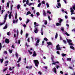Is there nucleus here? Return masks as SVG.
I'll return each mask as SVG.
<instances>
[{
	"instance_id": "nucleus-1",
	"label": "nucleus",
	"mask_w": 75,
	"mask_h": 75,
	"mask_svg": "<svg viewBox=\"0 0 75 75\" xmlns=\"http://www.w3.org/2000/svg\"><path fill=\"white\" fill-rule=\"evenodd\" d=\"M34 62L36 67H38L39 65V62L37 60H34Z\"/></svg>"
},
{
	"instance_id": "nucleus-2",
	"label": "nucleus",
	"mask_w": 75,
	"mask_h": 75,
	"mask_svg": "<svg viewBox=\"0 0 75 75\" xmlns=\"http://www.w3.org/2000/svg\"><path fill=\"white\" fill-rule=\"evenodd\" d=\"M51 59L53 62L52 63V64H54V65H55L56 64H59V62H54V61L53 60V58L52 57L51 58Z\"/></svg>"
},
{
	"instance_id": "nucleus-3",
	"label": "nucleus",
	"mask_w": 75,
	"mask_h": 75,
	"mask_svg": "<svg viewBox=\"0 0 75 75\" xmlns=\"http://www.w3.org/2000/svg\"><path fill=\"white\" fill-rule=\"evenodd\" d=\"M56 50H61V49L59 47V45L58 44L56 46Z\"/></svg>"
},
{
	"instance_id": "nucleus-4",
	"label": "nucleus",
	"mask_w": 75,
	"mask_h": 75,
	"mask_svg": "<svg viewBox=\"0 0 75 75\" xmlns=\"http://www.w3.org/2000/svg\"><path fill=\"white\" fill-rule=\"evenodd\" d=\"M5 42L6 44H9V42H10V40H9V39L6 38L5 39Z\"/></svg>"
},
{
	"instance_id": "nucleus-5",
	"label": "nucleus",
	"mask_w": 75,
	"mask_h": 75,
	"mask_svg": "<svg viewBox=\"0 0 75 75\" xmlns=\"http://www.w3.org/2000/svg\"><path fill=\"white\" fill-rule=\"evenodd\" d=\"M35 28L34 32L35 33H38V27H36Z\"/></svg>"
},
{
	"instance_id": "nucleus-6",
	"label": "nucleus",
	"mask_w": 75,
	"mask_h": 75,
	"mask_svg": "<svg viewBox=\"0 0 75 75\" xmlns=\"http://www.w3.org/2000/svg\"><path fill=\"white\" fill-rule=\"evenodd\" d=\"M34 24L35 25V28L38 27V26H39V24H38V23H37L36 22H34Z\"/></svg>"
},
{
	"instance_id": "nucleus-7",
	"label": "nucleus",
	"mask_w": 75,
	"mask_h": 75,
	"mask_svg": "<svg viewBox=\"0 0 75 75\" xmlns=\"http://www.w3.org/2000/svg\"><path fill=\"white\" fill-rule=\"evenodd\" d=\"M59 20V22L60 24H61V22L63 21V20L61 18H59L58 19Z\"/></svg>"
},
{
	"instance_id": "nucleus-8",
	"label": "nucleus",
	"mask_w": 75,
	"mask_h": 75,
	"mask_svg": "<svg viewBox=\"0 0 75 75\" xmlns=\"http://www.w3.org/2000/svg\"><path fill=\"white\" fill-rule=\"evenodd\" d=\"M36 55H37V53H36V52H35V51H34L33 52V57H35Z\"/></svg>"
},
{
	"instance_id": "nucleus-9",
	"label": "nucleus",
	"mask_w": 75,
	"mask_h": 75,
	"mask_svg": "<svg viewBox=\"0 0 75 75\" xmlns=\"http://www.w3.org/2000/svg\"><path fill=\"white\" fill-rule=\"evenodd\" d=\"M47 44H48L49 45H52V44L51 43V42H47Z\"/></svg>"
},
{
	"instance_id": "nucleus-10",
	"label": "nucleus",
	"mask_w": 75,
	"mask_h": 75,
	"mask_svg": "<svg viewBox=\"0 0 75 75\" xmlns=\"http://www.w3.org/2000/svg\"><path fill=\"white\" fill-rule=\"evenodd\" d=\"M43 15L44 17H45L46 16V12H45V11H44L43 12Z\"/></svg>"
},
{
	"instance_id": "nucleus-11",
	"label": "nucleus",
	"mask_w": 75,
	"mask_h": 75,
	"mask_svg": "<svg viewBox=\"0 0 75 75\" xmlns=\"http://www.w3.org/2000/svg\"><path fill=\"white\" fill-rule=\"evenodd\" d=\"M56 25L57 26H59V25H61V24H60V23H56Z\"/></svg>"
},
{
	"instance_id": "nucleus-12",
	"label": "nucleus",
	"mask_w": 75,
	"mask_h": 75,
	"mask_svg": "<svg viewBox=\"0 0 75 75\" xmlns=\"http://www.w3.org/2000/svg\"><path fill=\"white\" fill-rule=\"evenodd\" d=\"M15 22H16V23H17L18 22V19H17L16 21L15 20H13V24H15Z\"/></svg>"
},
{
	"instance_id": "nucleus-13",
	"label": "nucleus",
	"mask_w": 75,
	"mask_h": 75,
	"mask_svg": "<svg viewBox=\"0 0 75 75\" xmlns=\"http://www.w3.org/2000/svg\"><path fill=\"white\" fill-rule=\"evenodd\" d=\"M7 24H6L5 27H4V29H6V28H7Z\"/></svg>"
},
{
	"instance_id": "nucleus-14",
	"label": "nucleus",
	"mask_w": 75,
	"mask_h": 75,
	"mask_svg": "<svg viewBox=\"0 0 75 75\" xmlns=\"http://www.w3.org/2000/svg\"><path fill=\"white\" fill-rule=\"evenodd\" d=\"M21 58L19 57V59H18V61H17V62L18 63L19 62H20V61H21Z\"/></svg>"
},
{
	"instance_id": "nucleus-15",
	"label": "nucleus",
	"mask_w": 75,
	"mask_h": 75,
	"mask_svg": "<svg viewBox=\"0 0 75 75\" xmlns=\"http://www.w3.org/2000/svg\"><path fill=\"white\" fill-rule=\"evenodd\" d=\"M7 7H9V4H10V1H8V2L7 3Z\"/></svg>"
},
{
	"instance_id": "nucleus-16",
	"label": "nucleus",
	"mask_w": 75,
	"mask_h": 75,
	"mask_svg": "<svg viewBox=\"0 0 75 75\" xmlns=\"http://www.w3.org/2000/svg\"><path fill=\"white\" fill-rule=\"evenodd\" d=\"M70 48H71V49H72V50H75V48H74V47H73V46H70Z\"/></svg>"
},
{
	"instance_id": "nucleus-17",
	"label": "nucleus",
	"mask_w": 75,
	"mask_h": 75,
	"mask_svg": "<svg viewBox=\"0 0 75 75\" xmlns=\"http://www.w3.org/2000/svg\"><path fill=\"white\" fill-rule=\"evenodd\" d=\"M31 14V12H30V11H28L27 13V14L26 15V16H28V14Z\"/></svg>"
},
{
	"instance_id": "nucleus-18",
	"label": "nucleus",
	"mask_w": 75,
	"mask_h": 75,
	"mask_svg": "<svg viewBox=\"0 0 75 75\" xmlns=\"http://www.w3.org/2000/svg\"><path fill=\"white\" fill-rule=\"evenodd\" d=\"M3 61H4V59H0V61H1V63H3Z\"/></svg>"
},
{
	"instance_id": "nucleus-19",
	"label": "nucleus",
	"mask_w": 75,
	"mask_h": 75,
	"mask_svg": "<svg viewBox=\"0 0 75 75\" xmlns=\"http://www.w3.org/2000/svg\"><path fill=\"white\" fill-rule=\"evenodd\" d=\"M33 5V6H34V3H30L28 5L29 6H31V5Z\"/></svg>"
},
{
	"instance_id": "nucleus-20",
	"label": "nucleus",
	"mask_w": 75,
	"mask_h": 75,
	"mask_svg": "<svg viewBox=\"0 0 75 75\" xmlns=\"http://www.w3.org/2000/svg\"><path fill=\"white\" fill-rule=\"evenodd\" d=\"M26 3L27 5L29 4H28V3H29V1L28 0H27Z\"/></svg>"
},
{
	"instance_id": "nucleus-21",
	"label": "nucleus",
	"mask_w": 75,
	"mask_h": 75,
	"mask_svg": "<svg viewBox=\"0 0 75 75\" xmlns=\"http://www.w3.org/2000/svg\"><path fill=\"white\" fill-rule=\"evenodd\" d=\"M72 59L71 58H68L67 59V61H71Z\"/></svg>"
},
{
	"instance_id": "nucleus-22",
	"label": "nucleus",
	"mask_w": 75,
	"mask_h": 75,
	"mask_svg": "<svg viewBox=\"0 0 75 75\" xmlns=\"http://www.w3.org/2000/svg\"><path fill=\"white\" fill-rule=\"evenodd\" d=\"M67 42H68V43H69L70 42H72V40H67Z\"/></svg>"
},
{
	"instance_id": "nucleus-23",
	"label": "nucleus",
	"mask_w": 75,
	"mask_h": 75,
	"mask_svg": "<svg viewBox=\"0 0 75 75\" xmlns=\"http://www.w3.org/2000/svg\"><path fill=\"white\" fill-rule=\"evenodd\" d=\"M65 34H66V35H67V36H69L70 35L69 34L67 33V32H65Z\"/></svg>"
},
{
	"instance_id": "nucleus-24",
	"label": "nucleus",
	"mask_w": 75,
	"mask_h": 75,
	"mask_svg": "<svg viewBox=\"0 0 75 75\" xmlns=\"http://www.w3.org/2000/svg\"><path fill=\"white\" fill-rule=\"evenodd\" d=\"M57 4L59 7H61V3H60L58 2L57 3Z\"/></svg>"
},
{
	"instance_id": "nucleus-25",
	"label": "nucleus",
	"mask_w": 75,
	"mask_h": 75,
	"mask_svg": "<svg viewBox=\"0 0 75 75\" xmlns=\"http://www.w3.org/2000/svg\"><path fill=\"white\" fill-rule=\"evenodd\" d=\"M41 3H40L38 5V7H40L41 6Z\"/></svg>"
},
{
	"instance_id": "nucleus-26",
	"label": "nucleus",
	"mask_w": 75,
	"mask_h": 75,
	"mask_svg": "<svg viewBox=\"0 0 75 75\" xmlns=\"http://www.w3.org/2000/svg\"><path fill=\"white\" fill-rule=\"evenodd\" d=\"M15 19H17V13H16L15 14Z\"/></svg>"
},
{
	"instance_id": "nucleus-27",
	"label": "nucleus",
	"mask_w": 75,
	"mask_h": 75,
	"mask_svg": "<svg viewBox=\"0 0 75 75\" xmlns=\"http://www.w3.org/2000/svg\"><path fill=\"white\" fill-rule=\"evenodd\" d=\"M57 37H58V33H56L55 36V38H57Z\"/></svg>"
},
{
	"instance_id": "nucleus-28",
	"label": "nucleus",
	"mask_w": 75,
	"mask_h": 75,
	"mask_svg": "<svg viewBox=\"0 0 75 75\" xmlns=\"http://www.w3.org/2000/svg\"><path fill=\"white\" fill-rule=\"evenodd\" d=\"M62 57H65V56H66V54L62 53Z\"/></svg>"
},
{
	"instance_id": "nucleus-29",
	"label": "nucleus",
	"mask_w": 75,
	"mask_h": 75,
	"mask_svg": "<svg viewBox=\"0 0 75 75\" xmlns=\"http://www.w3.org/2000/svg\"><path fill=\"white\" fill-rule=\"evenodd\" d=\"M28 22H30V20L28 19L26 22V24H28Z\"/></svg>"
},
{
	"instance_id": "nucleus-30",
	"label": "nucleus",
	"mask_w": 75,
	"mask_h": 75,
	"mask_svg": "<svg viewBox=\"0 0 75 75\" xmlns=\"http://www.w3.org/2000/svg\"><path fill=\"white\" fill-rule=\"evenodd\" d=\"M15 55L16 56V57L18 58V54L17 52H16L15 54Z\"/></svg>"
},
{
	"instance_id": "nucleus-31",
	"label": "nucleus",
	"mask_w": 75,
	"mask_h": 75,
	"mask_svg": "<svg viewBox=\"0 0 75 75\" xmlns=\"http://www.w3.org/2000/svg\"><path fill=\"white\" fill-rule=\"evenodd\" d=\"M44 40H45L46 41H48V39H47V38H45L44 39Z\"/></svg>"
},
{
	"instance_id": "nucleus-32",
	"label": "nucleus",
	"mask_w": 75,
	"mask_h": 75,
	"mask_svg": "<svg viewBox=\"0 0 75 75\" xmlns=\"http://www.w3.org/2000/svg\"><path fill=\"white\" fill-rule=\"evenodd\" d=\"M60 73L62 75H63V74H64V72H63L62 71H60Z\"/></svg>"
},
{
	"instance_id": "nucleus-33",
	"label": "nucleus",
	"mask_w": 75,
	"mask_h": 75,
	"mask_svg": "<svg viewBox=\"0 0 75 75\" xmlns=\"http://www.w3.org/2000/svg\"><path fill=\"white\" fill-rule=\"evenodd\" d=\"M17 9H19L20 8V6L19 5H18L17 6Z\"/></svg>"
},
{
	"instance_id": "nucleus-34",
	"label": "nucleus",
	"mask_w": 75,
	"mask_h": 75,
	"mask_svg": "<svg viewBox=\"0 0 75 75\" xmlns=\"http://www.w3.org/2000/svg\"><path fill=\"white\" fill-rule=\"evenodd\" d=\"M7 68H5V69H4L3 70V72H5V71H7Z\"/></svg>"
},
{
	"instance_id": "nucleus-35",
	"label": "nucleus",
	"mask_w": 75,
	"mask_h": 75,
	"mask_svg": "<svg viewBox=\"0 0 75 75\" xmlns=\"http://www.w3.org/2000/svg\"><path fill=\"white\" fill-rule=\"evenodd\" d=\"M45 25H47V20L45 21Z\"/></svg>"
},
{
	"instance_id": "nucleus-36",
	"label": "nucleus",
	"mask_w": 75,
	"mask_h": 75,
	"mask_svg": "<svg viewBox=\"0 0 75 75\" xmlns=\"http://www.w3.org/2000/svg\"><path fill=\"white\" fill-rule=\"evenodd\" d=\"M69 44L70 45H73V44L71 42L69 43Z\"/></svg>"
},
{
	"instance_id": "nucleus-37",
	"label": "nucleus",
	"mask_w": 75,
	"mask_h": 75,
	"mask_svg": "<svg viewBox=\"0 0 75 75\" xmlns=\"http://www.w3.org/2000/svg\"><path fill=\"white\" fill-rule=\"evenodd\" d=\"M9 52H10V53H12V52H13V50H9Z\"/></svg>"
},
{
	"instance_id": "nucleus-38",
	"label": "nucleus",
	"mask_w": 75,
	"mask_h": 75,
	"mask_svg": "<svg viewBox=\"0 0 75 75\" xmlns=\"http://www.w3.org/2000/svg\"><path fill=\"white\" fill-rule=\"evenodd\" d=\"M42 4H45V1H43L42 2Z\"/></svg>"
},
{
	"instance_id": "nucleus-39",
	"label": "nucleus",
	"mask_w": 75,
	"mask_h": 75,
	"mask_svg": "<svg viewBox=\"0 0 75 75\" xmlns=\"http://www.w3.org/2000/svg\"><path fill=\"white\" fill-rule=\"evenodd\" d=\"M11 15H9V19H11Z\"/></svg>"
},
{
	"instance_id": "nucleus-40",
	"label": "nucleus",
	"mask_w": 75,
	"mask_h": 75,
	"mask_svg": "<svg viewBox=\"0 0 75 75\" xmlns=\"http://www.w3.org/2000/svg\"><path fill=\"white\" fill-rule=\"evenodd\" d=\"M28 51L29 54H30V55H31L32 54V52H31L30 50H28Z\"/></svg>"
},
{
	"instance_id": "nucleus-41",
	"label": "nucleus",
	"mask_w": 75,
	"mask_h": 75,
	"mask_svg": "<svg viewBox=\"0 0 75 75\" xmlns=\"http://www.w3.org/2000/svg\"><path fill=\"white\" fill-rule=\"evenodd\" d=\"M36 14L38 16L40 15V13H39V12H37L36 13Z\"/></svg>"
},
{
	"instance_id": "nucleus-42",
	"label": "nucleus",
	"mask_w": 75,
	"mask_h": 75,
	"mask_svg": "<svg viewBox=\"0 0 75 75\" xmlns=\"http://www.w3.org/2000/svg\"><path fill=\"white\" fill-rule=\"evenodd\" d=\"M44 42H45V41H43L42 42V45H44Z\"/></svg>"
},
{
	"instance_id": "nucleus-43",
	"label": "nucleus",
	"mask_w": 75,
	"mask_h": 75,
	"mask_svg": "<svg viewBox=\"0 0 75 75\" xmlns=\"http://www.w3.org/2000/svg\"><path fill=\"white\" fill-rule=\"evenodd\" d=\"M25 36L26 38H27V37H28V33H26V34Z\"/></svg>"
},
{
	"instance_id": "nucleus-44",
	"label": "nucleus",
	"mask_w": 75,
	"mask_h": 75,
	"mask_svg": "<svg viewBox=\"0 0 75 75\" xmlns=\"http://www.w3.org/2000/svg\"><path fill=\"white\" fill-rule=\"evenodd\" d=\"M71 13H74V10L73 9L72 10H71Z\"/></svg>"
},
{
	"instance_id": "nucleus-45",
	"label": "nucleus",
	"mask_w": 75,
	"mask_h": 75,
	"mask_svg": "<svg viewBox=\"0 0 75 75\" xmlns=\"http://www.w3.org/2000/svg\"><path fill=\"white\" fill-rule=\"evenodd\" d=\"M48 18L49 19V20H51V18H50V16H48Z\"/></svg>"
},
{
	"instance_id": "nucleus-46",
	"label": "nucleus",
	"mask_w": 75,
	"mask_h": 75,
	"mask_svg": "<svg viewBox=\"0 0 75 75\" xmlns=\"http://www.w3.org/2000/svg\"><path fill=\"white\" fill-rule=\"evenodd\" d=\"M71 19H72V20H75V18L74 17H71Z\"/></svg>"
},
{
	"instance_id": "nucleus-47",
	"label": "nucleus",
	"mask_w": 75,
	"mask_h": 75,
	"mask_svg": "<svg viewBox=\"0 0 75 75\" xmlns=\"http://www.w3.org/2000/svg\"><path fill=\"white\" fill-rule=\"evenodd\" d=\"M47 13H49V14H51V12L49 11H47Z\"/></svg>"
},
{
	"instance_id": "nucleus-48",
	"label": "nucleus",
	"mask_w": 75,
	"mask_h": 75,
	"mask_svg": "<svg viewBox=\"0 0 75 75\" xmlns=\"http://www.w3.org/2000/svg\"><path fill=\"white\" fill-rule=\"evenodd\" d=\"M4 54H7V52L6 51H4Z\"/></svg>"
},
{
	"instance_id": "nucleus-49",
	"label": "nucleus",
	"mask_w": 75,
	"mask_h": 75,
	"mask_svg": "<svg viewBox=\"0 0 75 75\" xmlns=\"http://www.w3.org/2000/svg\"><path fill=\"white\" fill-rule=\"evenodd\" d=\"M23 34V30H21V35H22V34Z\"/></svg>"
},
{
	"instance_id": "nucleus-50",
	"label": "nucleus",
	"mask_w": 75,
	"mask_h": 75,
	"mask_svg": "<svg viewBox=\"0 0 75 75\" xmlns=\"http://www.w3.org/2000/svg\"><path fill=\"white\" fill-rule=\"evenodd\" d=\"M46 5L47 8L49 7V4H46Z\"/></svg>"
},
{
	"instance_id": "nucleus-51",
	"label": "nucleus",
	"mask_w": 75,
	"mask_h": 75,
	"mask_svg": "<svg viewBox=\"0 0 75 75\" xmlns=\"http://www.w3.org/2000/svg\"><path fill=\"white\" fill-rule=\"evenodd\" d=\"M39 45V44L38 43H36L35 44V46H37V45Z\"/></svg>"
},
{
	"instance_id": "nucleus-52",
	"label": "nucleus",
	"mask_w": 75,
	"mask_h": 75,
	"mask_svg": "<svg viewBox=\"0 0 75 75\" xmlns=\"http://www.w3.org/2000/svg\"><path fill=\"white\" fill-rule=\"evenodd\" d=\"M39 42H40V40H38L36 42L37 43H39Z\"/></svg>"
},
{
	"instance_id": "nucleus-53",
	"label": "nucleus",
	"mask_w": 75,
	"mask_h": 75,
	"mask_svg": "<svg viewBox=\"0 0 75 75\" xmlns=\"http://www.w3.org/2000/svg\"><path fill=\"white\" fill-rule=\"evenodd\" d=\"M23 27H26V26H27V25L25 24H24L23 25Z\"/></svg>"
},
{
	"instance_id": "nucleus-54",
	"label": "nucleus",
	"mask_w": 75,
	"mask_h": 75,
	"mask_svg": "<svg viewBox=\"0 0 75 75\" xmlns=\"http://www.w3.org/2000/svg\"><path fill=\"white\" fill-rule=\"evenodd\" d=\"M7 34L8 35H10V32H8L7 33Z\"/></svg>"
},
{
	"instance_id": "nucleus-55",
	"label": "nucleus",
	"mask_w": 75,
	"mask_h": 75,
	"mask_svg": "<svg viewBox=\"0 0 75 75\" xmlns=\"http://www.w3.org/2000/svg\"><path fill=\"white\" fill-rule=\"evenodd\" d=\"M31 17H34V15L33 14H32L30 15Z\"/></svg>"
},
{
	"instance_id": "nucleus-56",
	"label": "nucleus",
	"mask_w": 75,
	"mask_h": 75,
	"mask_svg": "<svg viewBox=\"0 0 75 75\" xmlns=\"http://www.w3.org/2000/svg\"><path fill=\"white\" fill-rule=\"evenodd\" d=\"M19 19L20 21H21V20H22V18H21V17H19Z\"/></svg>"
},
{
	"instance_id": "nucleus-57",
	"label": "nucleus",
	"mask_w": 75,
	"mask_h": 75,
	"mask_svg": "<svg viewBox=\"0 0 75 75\" xmlns=\"http://www.w3.org/2000/svg\"><path fill=\"white\" fill-rule=\"evenodd\" d=\"M28 42H30V38H28Z\"/></svg>"
},
{
	"instance_id": "nucleus-58",
	"label": "nucleus",
	"mask_w": 75,
	"mask_h": 75,
	"mask_svg": "<svg viewBox=\"0 0 75 75\" xmlns=\"http://www.w3.org/2000/svg\"><path fill=\"white\" fill-rule=\"evenodd\" d=\"M3 24H4V23H0V25H2Z\"/></svg>"
},
{
	"instance_id": "nucleus-59",
	"label": "nucleus",
	"mask_w": 75,
	"mask_h": 75,
	"mask_svg": "<svg viewBox=\"0 0 75 75\" xmlns=\"http://www.w3.org/2000/svg\"><path fill=\"white\" fill-rule=\"evenodd\" d=\"M29 69H31L32 68V66H30L29 67Z\"/></svg>"
},
{
	"instance_id": "nucleus-60",
	"label": "nucleus",
	"mask_w": 75,
	"mask_h": 75,
	"mask_svg": "<svg viewBox=\"0 0 75 75\" xmlns=\"http://www.w3.org/2000/svg\"><path fill=\"white\" fill-rule=\"evenodd\" d=\"M57 53L58 54H59V51H57Z\"/></svg>"
},
{
	"instance_id": "nucleus-61",
	"label": "nucleus",
	"mask_w": 75,
	"mask_h": 75,
	"mask_svg": "<svg viewBox=\"0 0 75 75\" xmlns=\"http://www.w3.org/2000/svg\"><path fill=\"white\" fill-rule=\"evenodd\" d=\"M54 73L55 74H57V70H54Z\"/></svg>"
},
{
	"instance_id": "nucleus-62",
	"label": "nucleus",
	"mask_w": 75,
	"mask_h": 75,
	"mask_svg": "<svg viewBox=\"0 0 75 75\" xmlns=\"http://www.w3.org/2000/svg\"><path fill=\"white\" fill-rule=\"evenodd\" d=\"M56 68L57 69H58V68H59V66L57 65V66Z\"/></svg>"
},
{
	"instance_id": "nucleus-63",
	"label": "nucleus",
	"mask_w": 75,
	"mask_h": 75,
	"mask_svg": "<svg viewBox=\"0 0 75 75\" xmlns=\"http://www.w3.org/2000/svg\"><path fill=\"white\" fill-rule=\"evenodd\" d=\"M26 1V0H23V3H25V2Z\"/></svg>"
},
{
	"instance_id": "nucleus-64",
	"label": "nucleus",
	"mask_w": 75,
	"mask_h": 75,
	"mask_svg": "<svg viewBox=\"0 0 75 75\" xmlns=\"http://www.w3.org/2000/svg\"><path fill=\"white\" fill-rule=\"evenodd\" d=\"M63 42L64 44H66V41L65 40H63Z\"/></svg>"
}]
</instances>
